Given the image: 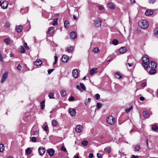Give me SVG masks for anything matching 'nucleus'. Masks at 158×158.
Returning <instances> with one entry per match:
<instances>
[{"label":"nucleus","instance_id":"nucleus-1","mask_svg":"<svg viewBox=\"0 0 158 158\" xmlns=\"http://www.w3.org/2000/svg\"><path fill=\"white\" fill-rule=\"evenodd\" d=\"M142 65L144 68L147 69L148 68V63L149 61V59L148 56L147 55H145L142 58Z\"/></svg>","mask_w":158,"mask_h":158},{"label":"nucleus","instance_id":"nucleus-2","mask_svg":"<svg viewBox=\"0 0 158 158\" xmlns=\"http://www.w3.org/2000/svg\"><path fill=\"white\" fill-rule=\"evenodd\" d=\"M139 26L141 28L146 29L148 26V23L146 20H142L138 22Z\"/></svg>","mask_w":158,"mask_h":158},{"label":"nucleus","instance_id":"nucleus-3","mask_svg":"<svg viewBox=\"0 0 158 158\" xmlns=\"http://www.w3.org/2000/svg\"><path fill=\"white\" fill-rule=\"evenodd\" d=\"M106 121L108 123L111 125H113L115 123V118L112 115L109 116L106 118Z\"/></svg>","mask_w":158,"mask_h":158},{"label":"nucleus","instance_id":"nucleus-4","mask_svg":"<svg viewBox=\"0 0 158 158\" xmlns=\"http://www.w3.org/2000/svg\"><path fill=\"white\" fill-rule=\"evenodd\" d=\"M102 20L99 18H96L94 20V25L96 27H98L101 26Z\"/></svg>","mask_w":158,"mask_h":158},{"label":"nucleus","instance_id":"nucleus-5","mask_svg":"<svg viewBox=\"0 0 158 158\" xmlns=\"http://www.w3.org/2000/svg\"><path fill=\"white\" fill-rule=\"evenodd\" d=\"M148 68L149 67L151 69H155L157 67V64L153 61L150 62L148 64Z\"/></svg>","mask_w":158,"mask_h":158},{"label":"nucleus","instance_id":"nucleus-6","mask_svg":"<svg viewBox=\"0 0 158 158\" xmlns=\"http://www.w3.org/2000/svg\"><path fill=\"white\" fill-rule=\"evenodd\" d=\"M8 76V73L7 72H5L3 75L1 81V83L2 84L6 81Z\"/></svg>","mask_w":158,"mask_h":158},{"label":"nucleus","instance_id":"nucleus-7","mask_svg":"<svg viewBox=\"0 0 158 158\" xmlns=\"http://www.w3.org/2000/svg\"><path fill=\"white\" fill-rule=\"evenodd\" d=\"M38 151L39 155L41 156L44 154L45 152V149L43 147H40L38 149Z\"/></svg>","mask_w":158,"mask_h":158},{"label":"nucleus","instance_id":"nucleus-8","mask_svg":"<svg viewBox=\"0 0 158 158\" xmlns=\"http://www.w3.org/2000/svg\"><path fill=\"white\" fill-rule=\"evenodd\" d=\"M83 130V127L81 125H77L75 127V131L77 133H80Z\"/></svg>","mask_w":158,"mask_h":158},{"label":"nucleus","instance_id":"nucleus-9","mask_svg":"<svg viewBox=\"0 0 158 158\" xmlns=\"http://www.w3.org/2000/svg\"><path fill=\"white\" fill-rule=\"evenodd\" d=\"M69 112L71 116H75L76 114V111L74 108H70L69 109Z\"/></svg>","mask_w":158,"mask_h":158},{"label":"nucleus","instance_id":"nucleus-10","mask_svg":"<svg viewBox=\"0 0 158 158\" xmlns=\"http://www.w3.org/2000/svg\"><path fill=\"white\" fill-rule=\"evenodd\" d=\"M8 5V3L6 1H4L1 3V7L2 9H6Z\"/></svg>","mask_w":158,"mask_h":158},{"label":"nucleus","instance_id":"nucleus-11","mask_svg":"<svg viewBox=\"0 0 158 158\" xmlns=\"http://www.w3.org/2000/svg\"><path fill=\"white\" fill-rule=\"evenodd\" d=\"M47 152L50 156H52L54 155L55 151L53 149L49 148L47 150Z\"/></svg>","mask_w":158,"mask_h":158},{"label":"nucleus","instance_id":"nucleus-12","mask_svg":"<svg viewBox=\"0 0 158 158\" xmlns=\"http://www.w3.org/2000/svg\"><path fill=\"white\" fill-rule=\"evenodd\" d=\"M73 77L75 78H77L78 77V73L77 69H74L72 71Z\"/></svg>","mask_w":158,"mask_h":158},{"label":"nucleus","instance_id":"nucleus-13","mask_svg":"<svg viewBox=\"0 0 158 158\" xmlns=\"http://www.w3.org/2000/svg\"><path fill=\"white\" fill-rule=\"evenodd\" d=\"M69 60V56L66 55H63L61 58V60L63 62H67Z\"/></svg>","mask_w":158,"mask_h":158},{"label":"nucleus","instance_id":"nucleus-14","mask_svg":"<svg viewBox=\"0 0 158 158\" xmlns=\"http://www.w3.org/2000/svg\"><path fill=\"white\" fill-rule=\"evenodd\" d=\"M153 13V11L152 10L148 9L145 12L146 15L149 16L152 15Z\"/></svg>","mask_w":158,"mask_h":158},{"label":"nucleus","instance_id":"nucleus-15","mask_svg":"<svg viewBox=\"0 0 158 158\" xmlns=\"http://www.w3.org/2000/svg\"><path fill=\"white\" fill-rule=\"evenodd\" d=\"M42 62L40 59H37L35 62L34 64L37 66H40L42 64Z\"/></svg>","mask_w":158,"mask_h":158},{"label":"nucleus","instance_id":"nucleus-16","mask_svg":"<svg viewBox=\"0 0 158 158\" xmlns=\"http://www.w3.org/2000/svg\"><path fill=\"white\" fill-rule=\"evenodd\" d=\"M108 6L111 10H114L115 7V5L112 2H110L108 4Z\"/></svg>","mask_w":158,"mask_h":158},{"label":"nucleus","instance_id":"nucleus-17","mask_svg":"<svg viewBox=\"0 0 158 158\" xmlns=\"http://www.w3.org/2000/svg\"><path fill=\"white\" fill-rule=\"evenodd\" d=\"M99 51L100 50H90L89 51V55H93L94 54L98 53Z\"/></svg>","mask_w":158,"mask_h":158},{"label":"nucleus","instance_id":"nucleus-18","mask_svg":"<svg viewBox=\"0 0 158 158\" xmlns=\"http://www.w3.org/2000/svg\"><path fill=\"white\" fill-rule=\"evenodd\" d=\"M97 69L94 68L92 69L89 71V73L91 75H92L97 72Z\"/></svg>","mask_w":158,"mask_h":158},{"label":"nucleus","instance_id":"nucleus-19","mask_svg":"<svg viewBox=\"0 0 158 158\" xmlns=\"http://www.w3.org/2000/svg\"><path fill=\"white\" fill-rule=\"evenodd\" d=\"M70 37L71 39H74L76 38L77 35L75 32L73 31L70 33Z\"/></svg>","mask_w":158,"mask_h":158},{"label":"nucleus","instance_id":"nucleus-20","mask_svg":"<svg viewBox=\"0 0 158 158\" xmlns=\"http://www.w3.org/2000/svg\"><path fill=\"white\" fill-rule=\"evenodd\" d=\"M22 29L23 28L21 25L16 26L15 30L17 32H20L21 31Z\"/></svg>","mask_w":158,"mask_h":158},{"label":"nucleus","instance_id":"nucleus-21","mask_svg":"<svg viewBox=\"0 0 158 158\" xmlns=\"http://www.w3.org/2000/svg\"><path fill=\"white\" fill-rule=\"evenodd\" d=\"M122 75L119 72H116L115 74V76L116 78L118 79L121 78L122 77Z\"/></svg>","mask_w":158,"mask_h":158},{"label":"nucleus","instance_id":"nucleus-22","mask_svg":"<svg viewBox=\"0 0 158 158\" xmlns=\"http://www.w3.org/2000/svg\"><path fill=\"white\" fill-rule=\"evenodd\" d=\"M143 115L145 118H148L149 117L150 114L148 111H144L143 112Z\"/></svg>","mask_w":158,"mask_h":158},{"label":"nucleus","instance_id":"nucleus-23","mask_svg":"<svg viewBox=\"0 0 158 158\" xmlns=\"http://www.w3.org/2000/svg\"><path fill=\"white\" fill-rule=\"evenodd\" d=\"M156 73V71L155 69H151L149 71V73L150 75H153Z\"/></svg>","mask_w":158,"mask_h":158},{"label":"nucleus","instance_id":"nucleus-24","mask_svg":"<svg viewBox=\"0 0 158 158\" xmlns=\"http://www.w3.org/2000/svg\"><path fill=\"white\" fill-rule=\"evenodd\" d=\"M10 40L8 38L5 39L4 40V42L5 43V44L6 45L10 44Z\"/></svg>","mask_w":158,"mask_h":158},{"label":"nucleus","instance_id":"nucleus-25","mask_svg":"<svg viewBox=\"0 0 158 158\" xmlns=\"http://www.w3.org/2000/svg\"><path fill=\"white\" fill-rule=\"evenodd\" d=\"M64 27L66 28H68L69 27L70 24H69V23L68 21L66 20L64 22Z\"/></svg>","mask_w":158,"mask_h":158},{"label":"nucleus","instance_id":"nucleus-26","mask_svg":"<svg viewBox=\"0 0 158 158\" xmlns=\"http://www.w3.org/2000/svg\"><path fill=\"white\" fill-rule=\"evenodd\" d=\"M40 106L41 109L42 110H44V109L45 106V101H43L40 102Z\"/></svg>","mask_w":158,"mask_h":158},{"label":"nucleus","instance_id":"nucleus-27","mask_svg":"<svg viewBox=\"0 0 158 158\" xmlns=\"http://www.w3.org/2000/svg\"><path fill=\"white\" fill-rule=\"evenodd\" d=\"M5 147L2 144H0V152H2L4 150Z\"/></svg>","mask_w":158,"mask_h":158},{"label":"nucleus","instance_id":"nucleus-28","mask_svg":"<svg viewBox=\"0 0 158 158\" xmlns=\"http://www.w3.org/2000/svg\"><path fill=\"white\" fill-rule=\"evenodd\" d=\"M54 31V28L52 27H50L48 30V32L50 34L52 33Z\"/></svg>","mask_w":158,"mask_h":158},{"label":"nucleus","instance_id":"nucleus-29","mask_svg":"<svg viewBox=\"0 0 158 158\" xmlns=\"http://www.w3.org/2000/svg\"><path fill=\"white\" fill-rule=\"evenodd\" d=\"M152 129L153 131H157L158 130V127L156 125H153Z\"/></svg>","mask_w":158,"mask_h":158},{"label":"nucleus","instance_id":"nucleus-30","mask_svg":"<svg viewBox=\"0 0 158 158\" xmlns=\"http://www.w3.org/2000/svg\"><path fill=\"white\" fill-rule=\"evenodd\" d=\"M112 43L114 45H116L118 44V40L116 39H114L113 40L112 42Z\"/></svg>","mask_w":158,"mask_h":158},{"label":"nucleus","instance_id":"nucleus-31","mask_svg":"<svg viewBox=\"0 0 158 158\" xmlns=\"http://www.w3.org/2000/svg\"><path fill=\"white\" fill-rule=\"evenodd\" d=\"M52 124L53 126L56 127L58 125L57 122L55 120H53L52 121Z\"/></svg>","mask_w":158,"mask_h":158},{"label":"nucleus","instance_id":"nucleus-32","mask_svg":"<svg viewBox=\"0 0 158 158\" xmlns=\"http://www.w3.org/2000/svg\"><path fill=\"white\" fill-rule=\"evenodd\" d=\"M58 18L54 19H53L52 22V24L54 26H56L57 25V20Z\"/></svg>","mask_w":158,"mask_h":158},{"label":"nucleus","instance_id":"nucleus-33","mask_svg":"<svg viewBox=\"0 0 158 158\" xmlns=\"http://www.w3.org/2000/svg\"><path fill=\"white\" fill-rule=\"evenodd\" d=\"M60 94L62 96L64 97L66 95V93L65 91L62 90L60 92Z\"/></svg>","mask_w":158,"mask_h":158},{"label":"nucleus","instance_id":"nucleus-34","mask_svg":"<svg viewBox=\"0 0 158 158\" xmlns=\"http://www.w3.org/2000/svg\"><path fill=\"white\" fill-rule=\"evenodd\" d=\"M54 94L53 93H52V92L50 93L49 94V98H53V99L55 97L54 96Z\"/></svg>","mask_w":158,"mask_h":158},{"label":"nucleus","instance_id":"nucleus-35","mask_svg":"<svg viewBox=\"0 0 158 158\" xmlns=\"http://www.w3.org/2000/svg\"><path fill=\"white\" fill-rule=\"evenodd\" d=\"M31 152V149L29 148H27L26 150V153L27 154H29Z\"/></svg>","mask_w":158,"mask_h":158},{"label":"nucleus","instance_id":"nucleus-36","mask_svg":"<svg viewBox=\"0 0 158 158\" xmlns=\"http://www.w3.org/2000/svg\"><path fill=\"white\" fill-rule=\"evenodd\" d=\"M88 143V142L87 140H84L82 141L81 144L84 146H86Z\"/></svg>","mask_w":158,"mask_h":158},{"label":"nucleus","instance_id":"nucleus-37","mask_svg":"<svg viewBox=\"0 0 158 158\" xmlns=\"http://www.w3.org/2000/svg\"><path fill=\"white\" fill-rule=\"evenodd\" d=\"M80 86L82 89H83L84 90H85L86 87L83 83H80Z\"/></svg>","mask_w":158,"mask_h":158},{"label":"nucleus","instance_id":"nucleus-38","mask_svg":"<svg viewBox=\"0 0 158 158\" xmlns=\"http://www.w3.org/2000/svg\"><path fill=\"white\" fill-rule=\"evenodd\" d=\"M105 150L106 152L109 153L111 151V148L109 147H107L105 148Z\"/></svg>","mask_w":158,"mask_h":158},{"label":"nucleus","instance_id":"nucleus-39","mask_svg":"<svg viewBox=\"0 0 158 158\" xmlns=\"http://www.w3.org/2000/svg\"><path fill=\"white\" fill-rule=\"evenodd\" d=\"M102 107V104L98 102L97 104V107L98 110L99 109Z\"/></svg>","mask_w":158,"mask_h":158},{"label":"nucleus","instance_id":"nucleus-40","mask_svg":"<svg viewBox=\"0 0 158 158\" xmlns=\"http://www.w3.org/2000/svg\"><path fill=\"white\" fill-rule=\"evenodd\" d=\"M10 26V23L9 22H6L4 26L5 27L7 28L9 27Z\"/></svg>","mask_w":158,"mask_h":158},{"label":"nucleus","instance_id":"nucleus-41","mask_svg":"<svg viewBox=\"0 0 158 158\" xmlns=\"http://www.w3.org/2000/svg\"><path fill=\"white\" fill-rule=\"evenodd\" d=\"M154 33L156 36L158 38V28H156L154 30Z\"/></svg>","mask_w":158,"mask_h":158},{"label":"nucleus","instance_id":"nucleus-42","mask_svg":"<svg viewBox=\"0 0 158 158\" xmlns=\"http://www.w3.org/2000/svg\"><path fill=\"white\" fill-rule=\"evenodd\" d=\"M132 106H131L129 108L125 109V112L127 113H128L131 110V109H132Z\"/></svg>","mask_w":158,"mask_h":158},{"label":"nucleus","instance_id":"nucleus-43","mask_svg":"<svg viewBox=\"0 0 158 158\" xmlns=\"http://www.w3.org/2000/svg\"><path fill=\"white\" fill-rule=\"evenodd\" d=\"M54 59H55V61L53 63L54 65L55 64L57 63V62L58 61V57L56 56H54Z\"/></svg>","mask_w":158,"mask_h":158},{"label":"nucleus","instance_id":"nucleus-44","mask_svg":"<svg viewBox=\"0 0 158 158\" xmlns=\"http://www.w3.org/2000/svg\"><path fill=\"white\" fill-rule=\"evenodd\" d=\"M31 134L32 135H37L38 134V132L37 131H36L33 132H31Z\"/></svg>","mask_w":158,"mask_h":158},{"label":"nucleus","instance_id":"nucleus-45","mask_svg":"<svg viewBox=\"0 0 158 158\" xmlns=\"http://www.w3.org/2000/svg\"><path fill=\"white\" fill-rule=\"evenodd\" d=\"M127 50H118V52L120 54H122L125 53Z\"/></svg>","mask_w":158,"mask_h":158},{"label":"nucleus","instance_id":"nucleus-46","mask_svg":"<svg viewBox=\"0 0 158 158\" xmlns=\"http://www.w3.org/2000/svg\"><path fill=\"white\" fill-rule=\"evenodd\" d=\"M140 148V147L139 145H137L135 147V149L137 151H139Z\"/></svg>","mask_w":158,"mask_h":158},{"label":"nucleus","instance_id":"nucleus-47","mask_svg":"<svg viewBox=\"0 0 158 158\" xmlns=\"http://www.w3.org/2000/svg\"><path fill=\"white\" fill-rule=\"evenodd\" d=\"M31 140L33 142H35L36 141V139L35 137H33L31 139Z\"/></svg>","mask_w":158,"mask_h":158},{"label":"nucleus","instance_id":"nucleus-48","mask_svg":"<svg viewBox=\"0 0 158 158\" xmlns=\"http://www.w3.org/2000/svg\"><path fill=\"white\" fill-rule=\"evenodd\" d=\"M61 150L64 152H66L67 150L66 148L64 146H62L61 148Z\"/></svg>","mask_w":158,"mask_h":158},{"label":"nucleus","instance_id":"nucleus-49","mask_svg":"<svg viewBox=\"0 0 158 158\" xmlns=\"http://www.w3.org/2000/svg\"><path fill=\"white\" fill-rule=\"evenodd\" d=\"M24 47L26 49H29V48L27 46V44L26 43H25L24 44Z\"/></svg>","mask_w":158,"mask_h":158},{"label":"nucleus","instance_id":"nucleus-50","mask_svg":"<svg viewBox=\"0 0 158 158\" xmlns=\"http://www.w3.org/2000/svg\"><path fill=\"white\" fill-rule=\"evenodd\" d=\"M77 88L81 92H82L83 91L82 89L80 88V86L79 85H77L76 86Z\"/></svg>","mask_w":158,"mask_h":158},{"label":"nucleus","instance_id":"nucleus-51","mask_svg":"<svg viewBox=\"0 0 158 158\" xmlns=\"http://www.w3.org/2000/svg\"><path fill=\"white\" fill-rule=\"evenodd\" d=\"M95 98L97 100H98L100 98V95L98 94H97L95 95Z\"/></svg>","mask_w":158,"mask_h":158},{"label":"nucleus","instance_id":"nucleus-52","mask_svg":"<svg viewBox=\"0 0 158 158\" xmlns=\"http://www.w3.org/2000/svg\"><path fill=\"white\" fill-rule=\"evenodd\" d=\"M54 69H48V74H50L54 70Z\"/></svg>","mask_w":158,"mask_h":158},{"label":"nucleus","instance_id":"nucleus-53","mask_svg":"<svg viewBox=\"0 0 158 158\" xmlns=\"http://www.w3.org/2000/svg\"><path fill=\"white\" fill-rule=\"evenodd\" d=\"M22 68V66L20 65V64H19L18 66L17 67V69L19 70H20Z\"/></svg>","mask_w":158,"mask_h":158},{"label":"nucleus","instance_id":"nucleus-54","mask_svg":"<svg viewBox=\"0 0 158 158\" xmlns=\"http://www.w3.org/2000/svg\"><path fill=\"white\" fill-rule=\"evenodd\" d=\"M44 130L45 131H47L48 130V127L47 125H46L43 128Z\"/></svg>","mask_w":158,"mask_h":158},{"label":"nucleus","instance_id":"nucleus-55","mask_svg":"<svg viewBox=\"0 0 158 158\" xmlns=\"http://www.w3.org/2000/svg\"><path fill=\"white\" fill-rule=\"evenodd\" d=\"M74 98L72 96H71V97H70L69 98V100L70 101H73L74 100Z\"/></svg>","mask_w":158,"mask_h":158},{"label":"nucleus","instance_id":"nucleus-56","mask_svg":"<svg viewBox=\"0 0 158 158\" xmlns=\"http://www.w3.org/2000/svg\"><path fill=\"white\" fill-rule=\"evenodd\" d=\"M97 156L98 158H102V155L101 154L98 153L97 154Z\"/></svg>","mask_w":158,"mask_h":158},{"label":"nucleus","instance_id":"nucleus-57","mask_svg":"<svg viewBox=\"0 0 158 158\" xmlns=\"http://www.w3.org/2000/svg\"><path fill=\"white\" fill-rule=\"evenodd\" d=\"M146 86V82H143V83L141 85V86L142 87H144Z\"/></svg>","mask_w":158,"mask_h":158},{"label":"nucleus","instance_id":"nucleus-58","mask_svg":"<svg viewBox=\"0 0 158 158\" xmlns=\"http://www.w3.org/2000/svg\"><path fill=\"white\" fill-rule=\"evenodd\" d=\"M93 156H94L93 154L92 153H90L89 156V158H92L93 157Z\"/></svg>","mask_w":158,"mask_h":158},{"label":"nucleus","instance_id":"nucleus-59","mask_svg":"<svg viewBox=\"0 0 158 158\" xmlns=\"http://www.w3.org/2000/svg\"><path fill=\"white\" fill-rule=\"evenodd\" d=\"M150 4H153L155 2V0H149Z\"/></svg>","mask_w":158,"mask_h":158},{"label":"nucleus","instance_id":"nucleus-60","mask_svg":"<svg viewBox=\"0 0 158 158\" xmlns=\"http://www.w3.org/2000/svg\"><path fill=\"white\" fill-rule=\"evenodd\" d=\"M98 8L99 10H101L104 9L103 7L102 6H98Z\"/></svg>","mask_w":158,"mask_h":158},{"label":"nucleus","instance_id":"nucleus-61","mask_svg":"<svg viewBox=\"0 0 158 158\" xmlns=\"http://www.w3.org/2000/svg\"><path fill=\"white\" fill-rule=\"evenodd\" d=\"M19 52L21 53H23L25 52V50H19Z\"/></svg>","mask_w":158,"mask_h":158},{"label":"nucleus","instance_id":"nucleus-62","mask_svg":"<svg viewBox=\"0 0 158 158\" xmlns=\"http://www.w3.org/2000/svg\"><path fill=\"white\" fill-rule=\"evenodd\" d=\"M139 99H140V100H141V101H143L144 100V98L143 97L141 96L139 98Z\"/></svg>","mask_w":158,"mask_h":158},{"label":"nucleus","instance_id":"nucleus-63","mask_svg":"<svg viewBox=\"0 0 158 158\" xmlns=\"http://www.w3.org/2000/svg\"><path fill=\"white\" fill-rule=\"evenodd\" d=\"M131 158H138V156H137L132 155V156Z\"/></svg>","mask_w":158,"mask_h":158},{"label":"nucleus","instance_id":"nucleus-64","mask_svg":"<svg viewBox=\"0 0 158 158\" xmlns=\"http://www.w3.org/2000/svg\"><path fill=\"white\" fill-rule=\"evenodd\" d=\"M75 158H79L78 156V153H77L76 155L75 156Z\"/></svg>","mask_w":158,"mask_h":158}]
</instances>
